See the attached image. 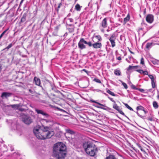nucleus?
<instances>
[{
    "label": "nucleus",
    "instance_id": "obj_1",
    "mask_svg": "<svg viewBox=\"0 0 159 159\" xmlns=\"http://www.w3.org/2000/svg\"><path fill=\"white\" fill-rule=\"evenodd\" d=\"M33 132L37 138L44 139L51 138L54 134V132L50 127L43 125L36 126L33 130Z\"/></svg>",
    "mask_w": 159,
    "mask_h": 159
},
{
    "label": "nucleus",
    "instance_id": "obj_2",
    "mask_svg": "<svg viewBox=\"0 0 159 159\" xmlns=\"http://www.w3.org/2000/svg\"><path fill=\"white\" fill-rule=\"evenodd\" d=\"M66 146L63 143H56L54 144L53 148V156L58 159L64 158L66 155Z\"/></svg>",
    "mask_w": 159,
    "mask_h": 159
},
{
    "label": "nucleus",
    "instance_id": "obj_3",
    "mask_svg": "<svg viewBox=\"0 0 159 159\" xmlns=\"http://www.w3.org/2000/svg\"><path fill=\"white\" fill-rule=\"evenodd\" d=\"M83 146L86 153L91 157L95 156L96 154L97 148L94 144L89 142H85Z\"/></svg>",
    "mask_w": 159,
    "mask_h": 159
},
{
    "label": "nucleus",
    "instance_id": "obj_4",
    "mask_svg": "<svg viewBox=\"0 0 159 159\" xmlns=\"http://www.w3.org/2000/svg\"><path fill=\"white\" fill-rule=\"evenodd\" d=\"M86 41L84 38H81L78 43L79 48L81 50L85 48L86 46L84 44H86Z\"/></svg>",
    "mask_w": 159,
    "mask_h": 159
},
{
    "label": "nucleus",
    "instance_id": "obj_5",
    "mask_svg": "<svg viewBox=\"0 0 159 159\" xmlns=\"http://www.w3.org/2000/svg\"><path fill=\"white\" fill-rule=\"evenodd\" d=\"M23 121L25 124L29 125L32 122V120L30 117L27 116L23 118Z\"/></svg>",
    "mask_w": 159,
    "mask_h": 159
},
{
    "label": "nucleus",
    "instance_id": "obj_6",
    "mask_svg": "<svg viewBox=\"0 0 159 159\" xmlns=\"http://www.w3.org/2000/svg\"><path fill=\"white\" fill-rule=\"evenodd\" d=\"M35 111L38 114H41L46 118H48L49 116L48 114L42 110L35 109Z\"/></svg>",
    "mask_w": 159,
    "mask_h": 159
},
{
    "label": "nucleus",
    "instance_id": "obj_7",
    "mask_svg": "<svg viewBox=\"0 0 159 159\" xmlns=\"http://www.w3.org/2000/svg\"><path fill=\"white\" fill-rule=\"evenodd\" d=\"M146 21L148 23L151 24L154 20V16L152 14H148L146 18Z\"/></svg>",
    "mask_w": 159,
    "mask_h": 159
},
{
    "label": "nucleus",
    "instance_id": "obj_8",
    "mask_svg": "<svg viewBox=\"0 0 159 159\" xmlns=\"http://www.w3.org/2000/svg\"><path fill=\"white\" fill-rule=\"evenodd\" d=\"M12 95V93H11L4 92L2 93L1 97L3 98H7L8 97L11 96Z\"/></svg>",
    "mask_w": 159,
    "mask_h": 159
},
{
    "label": "nucleus",
    "instance_id": "obj_9",
    "mask_svg": "<svg viewBox=\"0 0 159 159\" xmlns=\"http://www.w3.org/2000/svg\"><path fill=\"white\" fill-rule=\"evenodd\" d=\"M115 39L116 37L114 35H112L109 39V40L111 44V46L112 47H114L115 46Z\"/></svg>",
    "mask_w": 159,
    "mask_h": 159
},
{
    "label": "nucleus",
    "instance_id": "obj_10",
    "mask_svg": "<svg viewBox=\"0 0 159 159\" xmlns=\"http://www.w3.org/2000/svg\"><path fill=\"white\" fill-rule=\"evenodd\" d=\"M34 81L36 85L41 86L40 80L39 78L36 77H34Z\"/></svg>",
    "mask_w": 159,
    "mask_h": 159
},
{
    "label": "nucleus",
    "instance_id": "obj_11",
    "mask_svg": "<svg viewBox=\"0 0 159 159\" xmlns=\"http://www.w3.org/2000/svg\"><path fill=\"white\" fill-rule=\"evenodd\" d=\"M102 46L101 43H96L93 44V47L95 48H100Z\"/></svg>",
    "mask_w": 159,
    "mask_h": 159
},
{
    "label": "nucleus",
    "instance_id": "obj_12",
    "mask_svg": "<svg viewBox=\"0 0 159 159\" xmlns=\"http://www.w3.org/2000/svg\"><path fill=\"white\" fill-rule=\"evenodd\" d=\"M101 24L103 28H105L107 27V20L106 18H105L102 20Z\"/></svg>",
    "mask_w": 159,
    "mask_h": 159
},
{
    "label": "nucleus",
    "instance_id": "obj_13",
    "mask_svg": "<svg viewBox=\"0 0 159 159\" xmlns=\"http://www.w3.org/2000/svg\"><path fill=\"white\" fill-rule=\"evenodd\" d=\"M135 70L141 74H143L144 75H148V72L146 70L143 71L142 70Z\"/></svg>",
    "mask_w": 159,
    "mask_h": 159
},
{
    "label": "nucleus",
    "instance_id": "obj_14",
    "mask_svg": "<svg viewBox=\"0 0 159 159\" xmlns=\"http://www.w3.org/2000/svg\"><path fill=\"white\" fill-rule=\"evenodd\" d=\"M27 16V14L26 13H24L22 17L21 18L20 21V24H21L22 23H23L26 20V17Z\"/></svg>",
    "mask_w": 159,
    "mask_h": 159
},
{
    "label": "nucleus",
    "instance_id": "obj_15",
    "mask_svg": "<svg viewBox=\"0 0 159 159\" xmlns=\"http://www.w3.org/2000/svg\"><path fill=\"white\" fill-rule=\"evenodd\" d=\"M130 18V16L129 14H128L126 17L124 18L123 24H125L127 22H128Z\"/></svg>",
    "mask_w": 159,
    "mask_h": 159
},
{
    "label": "nucleus",
    "instance_id": "obj_16",
    "mask_svg": "<svg viewBox=\"0 0 159 159\" xmlns=\"http://www.w3.org/2000/svg\"><path fill=\"white\" fill-rule=\"evenodd\" d=\"M20 107V105L19 104H14L12 105H7L6 107H11L12 108H17L18 109Z\"/></svg>",
    "mask_w": 159,
    "mask_h": 159
},
{
    "label": "nucleus",
    "instance_id": "obj_17",
    "mask_svg": "<svg viewBox=\"0 0 159 159\" xmlns=\"http://www.w3.org/2000/svg\"><path fill=\"white\" fill-rule=\"evenodd\" d=\"M138 67V66H129V67L127 69V71H129L131 70H134L135 69H137Z\"/></svg>",
    "mask_w": 159,
    "mask_h": 159
},
{
    "label": "nucleus",
    "instance_id": "obj_18",
    "mask_svg": "<svg viewBox=\"0 0 159 159\" xmlns=\"http://www.w3.org/2000/svg\"><path fill=\"white\" fill-rule=\"evenodd\" d=\"M14 43H10L7 47L5 48H4L3 50L8 51L10 48H11L14 45Z\"/></svg>",
    "mask_w": 159,
    "mask_h": 159
},
{
    "label": "nucleus",
    "instance_id": "obj_19",
    "mask_svg": "<svg viewBox=\"0 0 159 159\" xmlns=\"http://www.w3.org/2000/svg\"><path fill=\"white\" fill-rule=\"evenodd\" d=\"M157 24H154L153 25H148L147 28V30H146V32H148L149 30L151 29L152 28V27L154 26H157Z\"/></svg>",
    "mask_w": 159,
    "mask_h": 159
},
{
    "label": "nucleus",
    "instance_id": "obj_20",
    "mask_svg": "<svg viewBox=\"0 0 159 159\" xmlns=\"http://www.w3.org/2000/svg\"><path fill=\"white\" fill-rule=\"evenodd\" d=\"M141 25L143 27H144V34H145L147 32H146V31L147 30V27H148V25L146 24L145 23H141Z\"/></svg>",
    "mask_w": 159,
    "mask_h": 159
},
{
    "label": "nucleus",
    "instance_id": "obj_21",
    "mask_svg": "<svg viewBox=\"0 0 159 159\" xmlns=\"http://www.w3.org/2000/svg\"><path fill=\"white\" fill-rule=\"evenodd\" d=\"M153 43H148L146 44V47L148 49H149L152 46V44Z\"/></svg>",
    "mask_w": 159,
    "mask_h": 159
},
{
    "label": "nucleus",
    "instance_id": "obj_22",
    "mask_svg": "<svg viewBox=\"0 0 159 159\" xmlns=\"http://www.w3.org/2000/svg\"><path fill=\"white\" fill-rule=\"evenodd\" d=\"M66 133L71 134H75V132L74 131L72 130L67 129H66Z\"/></svg>",
    "mask_w": 159,
    "mask_h": 159
},
{
    "label": "nucleus",
    "instance_id": "obj_23",
    "mask_svg": "<svg viewBox=\"0 0 159 159\" xmlns=\"http://www.w3.org/2000/svg\"><path fill=\"white\" fill-rule=\"evenodd\" d=\"M151 62L154 65H158L159 64V61L158 60L156 59H152L151 60Z\"/></svg>",
    "mask_w": 159,
    "mask_h": 159
},
{
    "label": "nucleus",
    "instance_id": "obj_24",
    "mask_svg": "<svg viewBox=\"0 0 159 159\" xmlns=\"http://www.w3.org/2000/svg\"><path fill=\"white\" fill-rule=\"evenodd\" d=\"M153 106L155 109H157L158 107L157 103L156 101H154L153 102Z\"/></svg>",
    "mask_w": 159,
    "mask_h": 159
},
{
    "label": "nucleus",
    "instance_id": "obj_25",
    "mask_svg": "<svg viewBox=\"0 0 159 159\" xmlns=\"http://www.w3.org/2000/svg\"><path fill=\"white\" fill-rule=\"evenodd\" d=\"M123 104H124V105L129 110L133 111H134L133 109L132 108H131V107H130L127 104L123 103Z\"/></svg>",
    "mask_w": 159,
    "mask_h": 159
},
{
    "label": "nucleus",
    "instance_id": "obj_26",
    "mask_svg": "<svg viewBox=\"0 0 159 159\" xmlns=\"http://www.w3.org/2000/svg\"><path fill=\"white\" fill-rule=\"evenodd\" d=\"M75 9L78 11H79L81 10V7L78 4H77L75 6Z\"/></svg>",
    "mask_w": 159,
    "mask_h": 159
},
{
    "label": "nucleus",
    "instance_id": "obj_27",
    "mask_svg": "<svg viewBox=\"0 0 159 159\" xmlns=\"http://www.w3.org/2000/svg\"><path fill=\"white\" fill-rule=\"evenodd\" d=\"M91 101L92 102H93V103H96V104L98 105H100V106H103V107H106L105 106V105H103L102 104L100 103H99L98 102H96L95 101V100H91Z\"/></svg>",
    "mask_w": 159,
    "mask_h": 159
},
{
    "label": "nucleus",
    "instance_id": "obj_28",
    "mask_svg": "<svg viewBox=\"0 0 159 159\" xmlns=\"http://www.w3.org/2000/svg\"><path fill=\"white\" fill-rule=\"evenodd\" d=\"M113 108L119 112V107L115 103L113 105Z\"/></svg>",
    "mask_w": 159,
    "mask_h": 159
},
{
    "label": "nucleus",
    "instance_id": "obj_29",
    "mask_svg": "<svg viewBox=\"0 0 159 159\" xmlns=\"http://www.w3.org/2000/svg\"><path fill=\"white\" fill-rule=\"evenodd\" d=\"M144 109H145V108L141 106H138L136 107V110L137 111L139 110L143 111Z\"/></svg>",
    "mask_w": 159,
    "mask_h": 159
},
{
    "label": "nucleus",
    "instance_id": "obj_30",
    "mask_svg": "<svg viewBox=\"0 0 159 159\" xmlns=\"http://www.w3.org/2000/svg\"><path fill=\"white\" fill-rule=\"evenodd\" d=\"M107 92L109 94H110L112 96H116V95L113 92L111 91L110 90L108 89L107 91Z\"/></svg>",
    "mask_w": 159,
    "mask_h": 159
},
{
    "label": "nucleus",
    "instance_id": "obj_31",
    "mask_svg": "<svg viewBox=\"0 0 159 159\" xmlns=\"http://www.w3.org/2000/svg\"><path fill=\"white\" fill-rule=\"evenodd\" d=\"M120 81L121 82V83L122 84V85L124 86L125 89H126L128 88L127 85L125 83L123 82V81H122L121 80H120Z\"/></svg>",
    "mask_w": 159,
    "mask_h": 159
},
{
    "label": "nucleus",
    "instance_id": "obj_32",
    "mask_svg": "<svg viewBox=\"0 0 159 159\" xmlns=\"http://www.w3.org/2000/svg\"><path fill=\"white\" fill-rule=\"evenodd\" d=\"M97 106V105L95 106V107H97L98 108H101V109H104V110H107V108H105L104 107H106V106H105L106 107H103V106Z\"/></svg>",
    "mask_w": 159,
    "mask_h": 159
},
{
    "label": "nucleus",
    "instance_id": "obj_33",
    "mask_svg": "<svg viewBox=\"0 0 159 159\" xmlns=\"http://www.w3.org/2000/svg\"><path fill=\"white\" fill-rule=\"evenodd\" d=\"M152 87L153 88H154L156 87V85L154 82V80L151 82Z\"/></svg>",
    "mask_w": 159,
    "mask_h": 159
},
{
    "label": "nucleus",
    "instance_id": "obj_34",
    "mask_svg": "<svg viewBox=\"0 0 159 159\" xmlns=\"http://www.w3.org/2000/svg\"><path fill=\"white\" fill-rule=\"evenodd\" d=\"M95 37L98 39V42L102 40V38L100 35L96 36Z\"/></svg>",
    "mask_w": 159,
    "mask_h": 159
},
{
    "label": "nucleus",
    "instance_id": "obj_35",
    "mask_svg": "<svg viewBox=\"0 0 159 159\" xmlns=\"http://www.w3.org/2000/svg\"><path fill=\"white\" fill-rule=\"evenodd\" d=\"M148 75L149 78L151 79V82L153 81L154 80V77L152 75L148 74Z\"/></svg>",
    "mask_w": 159,
    "mask_h": 159
},
{
    "label": "nucleus",
    "instance_id": "obj_36",
    "mask_svg": "<svg viewBox=\"0 0 159 159\" xmlns=\"http://www.w3.org/2000/svg\"><path fill=\"white\" fill-rule=\"evenodd\" d=\"M93 81L96 82L97 83H102L100 80L97 78H95L93 80Z\"/></svg>",
    "mask_w": 159,
    "mask_h": 159
},
{
    "label": "nucleus",
    "instance_id": "obj_37",
    "mask_svg": "<svg viewBox=\"0 0 159 159\" xmlns=\"http://www.w3.org/2000/svg\"><path fill=\"white\" fill-rule=\"evenodd\" d=\"M104 94L106 96H107L108 97V98L109 99H110V100H111L112 102H114V103H115V102L113 100V98H110V97H109L107 94L106 93H104Z\"/></svg>",
    "mask_w": 159,
    "mask_h": 159
},
{
    "label": "nucleus",
    "instance_id": "obj_38",
    "mask_svg": "<svg viewBox=\"0 0 159 159\" xmlns=\"http://www.w3.org/2000/svg\"><path fill=\"white\" fill-rule=\"evenodd\" d=\"M137 145L142 151L145 152V151L144 150L143 148L141 146V145L139 144H137Z\"/></svg>",
    "mask_w": 159,
    "mask_h": 159
},
{
    "label": "nucleus",
    "instance_id": "obj_39",
    "mask_svg": "<svg viewBox=\"0 0 159 159\" xmlns=\"http://www.w3.org/2000/svg\"><path fill=\"white\" fill-rule=\"evenodd\" d=\"M68 29L70 33H72L74 31V29L73 28H69Z\"/></svg>",
    "mask_w": 159,
    "mask_h": 159
},
{
    "label": "nucleus",
    "instance_id": "obj_40",
    "mask_svg": "<svg viewBox=\"0 0 159 159\" xmlns=\"http://www.w3.org/2000/svg\"><path fill=\"white\" fill-rule=\"evenodd\" d=\"M114 74L116 75H119V70H116L114 71Z\"/></svg>",
    "mask_w": 159,
    "mask_h": 159
},
{
    "label": "nucleus",
    "instance_id": "obj_41",
    "mask_svg": "<svg viewBox=\"0 0 159 159\" xmlns=\"http://www.w3.org/2000/svg\"><path fill=\"white\" fill-rule=\"evenodd\" d=\"M86 44L88 45L89 47L93 46V44H92L91 42L90 41L88 42L86 41Z\"/></svg>",
    "mask_w": 159,
    "mask_h": 159
},
{
    "label": "nucleus",
    "instance_id": "obj_42",
    "mask_svg": "<svg viewBox=\"0 0 159 159\" xmlns=\"http://www.w3.org/2000/svg\"><path fill=\"white\" fill-rule=\"evenodd\" d=\"M131 89H135V90H137V88L134 85V84H132L131 85Z\"/></svg>",
    "mask_w": 159,
    "mask_h": 159
},
{
    "label": "nucleus",
    "instance_id": "obj_43",
    "mask_svg": "<svg viewBox=\"0 0 159 159\" xmlns=\"http://www.w3.org/2000/svg\"><path fill=\"white\" fill-rule=\"evenodd\" d=\"M140 64L143 65L144 64V59L143 57H142L141 59Z\"/></svg>",
    "mask_w": 159,
    "mask_h": 159
},
{
    "label": "nucleus",
    "instance_id": "obj_44",
    "mask_svg": "<svg viewBox=\"0 0 159 159\" xmlns=\"http://www.w3.org/2000/svg\"><path fill=\"white\" fill-rule=\"evenodd\" d=\"M136 114L138 115V116H139L141 118L143 119H144V116H141V115H140L138 112V111H137L136 112Z\"/></svg>",
    "mask_w": 159,
    "mask_h": 159
},
{
    "label": "nucleus",
    "instance_id": "obj_45",
    "mask_svg": "<svg viewBox=\"0 0 159 159\" xmlns=\"http://www.w3.org/2000/svg\"><path fill=\"white\" fill-rule=\"evenodd\" d=\"M8 30V29H6V30H4L1 34V35L3 36H4V35L5 34L6 32Z\"/></svg>",
    "mask_w": 159,
    "mask_h": 159
},
{
    "label": "nucleus",
    "instance_id": "obj_46",
    "mask_svg": "<svg viewBox=\"0 0 159 159\" xmlns=\"http://www.w3.org/2000/svg\"><path fill=\"white\" fill-rule=\"evenodd\" d=\"M120 114L124 116H125L126 118L128 119V118L126 115H125L124 113L122 111L120 110Z\"/></svg>",
    "mask_w": 159,
    "mask_h": 159
},
{
    "label": "nucleus",
    "instance_id": "obj_47",
    "mask_svg": "<svg viewBox=\"0 0 159 159\" xmlns=\"http://www.w3.org/2000/svg\"><path fill=\"white\" fill-rule=\"evenodd\" d=\"M137 90L139 91L140 92L142 93H143L144 91V90L143 89L140 88H138Z\"/></svg>",
    "mask_w": 159,
    "mask_h": 159
},
{
    "label": "nucleus",
    "instance_id": "obj_48",
    "mask_svg": "<svg viewBox=\"0 0 159 159\" xmlns=\"http://www.w3.org/2000/svg\"><path fill=\"white\" fill-rule=\"evenodd\" d=\"M144 27H143L140 28L139 29V31H140L141 30H142L144 32Z\"/></svg>",
    "mask_w": 159,
    "mask_h": 159
},
{
    "label": "nucleus",
    "instance_id": "obj_49",
    "mask_svg": "<svg viewBox=\"0 0 159 159\" xmlns=\"http://www.w3.org/2000/svg\"><path fill=\"white\" fill-rule=\"evenodd\" d=\"M62 5V4L61 3H60L59 4L58 6L57 7V10L58 11L59 10V9L60 7Z\"/></svg>",
    "mask_w": 159,
    "mask_h": 159
},
{
    "label": "nucleus",
    "instance_id": "obj_50",
    "mask_svg": "<svg viewBox=\"0 0 159 159\" xmlns=\"http://www.w3.org/2000/svg\"><path fill=\"white\" fill-rule=\"evenodd\" d=\"M148 120L150 121H152L153 120V118L152 117H149L148 118Z\"/></svg>",
    "mask_w": 159,
    "mask_h": 159
},
{
    "label": "nucleus",
    "instance_id": "obj_51",
    "mask_svg": "<svg viewBox=\"0 0 159 159\" xmlns=\"http://www.w3.org/2000/svg\"><path fill=\"white\" fill-rule=\"evenodd\" d=\"M68 20H69L70 22H72L73 21V19L72 18H69L68 19Z\"/></svg>",
    "mask_w": 159,
    "mask_h": 159
},
{
    "label": "nucleus",
    "instance_id": "obj_52",
    "mask_svg": "<svg viewBox=\"0 0 159 159\" xmlns=\"http://www.w3.org/2000/svg\"><path fill=\"white\" fill-rule=\"evenodd\" d=\"M57 93H60V94H61V95H62V96L63 97H64V95L61 93L60 91H58L57 92Z\"/></svg>",
    "mask_w": 159,
    "mask_h": 159
},
{
    "label": "nucleus",
    "instance_id": "obj_53",
    "mask_svg": "<svg viewBox=\"0 0 159 159\" xmlns=\"http://www.w3.org/2000/svg\"><path fill=\"white\" fill-rule=\"evenodd\" d=\"M24 0H21V1L20 2V5H19V7L20 6V5H21L22 3H23V2Z\"/></svg>",
    "mask_w": 159,
    "mask_h": 159
},
{
    "label": "nucleus",
    "instance_id": "obj_54",
    "mask_svg": "<svg viewBox=\"0 0 159 159\" xmlns=\"http://www.w3.org/2000/svg\"><path fill=\"white\" fill-rule=\"evenodd\" d=\"M157 92H158V94H157V98L159 99V92L158 91V90L157 91Z\"/></svg>",
    "mask_w": 159,
    "mask_h": 159
},
{
    "label": "nucleus",
    "instance_id": "obj_55",
    "mask_svg": "<svg viewBox=\"0 0 159 159\" xmlns=\"http://www.w3.org/2000/svg\"><path fill=\"white\" fill-rule=\"evenodd\" d=\"M145 108L143 110V111L144 112V113L145 114H146L147 112H148V111H146L145 110Z\"/></svg>",
    "mask_w": 159,
    "mask_h": 159
},
{
    "label": "nucleus",
    "instance_id": "obj_56",
    "mask_svg": "<svg viewBox=\"0 0 159 159\" xmlns=\"http://www.w3.org/2000/svg\"><path fill=\"white\" fill-rule=\"evenodd\" d=\"M126 60L128 62V63H130L131 62L130 61L128 60V58H126Z\"/></svg>",
    "mask_w": 159,
    "mask_h": 159
},
{
    "label": "nucleus",
    "instance_id": "obj_57",
    "mask_svg": "<svg viewBox=\"0 0 159 159\" xmlns=\"http://www.w3.org/2000/svg\"><path fill=\"white\" fill-rule=\"evenodd\" d=\"M132 57V56H130L129 57V58L130 60H131V58Z\"/></svg>",
    "mask_w": 159,
    "mask_h": 159
},
{
    "label": "nucleus",
    "instance_id": "obj_58",
    "mask_svg": "<svg viewBox=\"0 0 159 159\" xmlns=\"http://www.w3.org/2000/svg\"><path fill=\"white\" fill-rule=\"evenodd\" d=\"M157 152L158 154H159V148H157Z\"/></svg>",
    "mask_w": 159,
    "mask_h": 159
},
{
    "label": "nucleus",
    "instance_id": "obj_59",
    "mask_svg": "<svg viewBox=\"0 0 159 159\" xmlns=\"http://www.w3.org/2000/svg\"><path fill=\"white\" fill-rule=\"evenodd\" d=\"M67 33H66L64 35V36H67Z\"/></svg>",
    "mask_w": 159,
    "mask_h": 159
},
{
    "label": "nucleus",
    "instance_id": "obj_60",
    "mask_svg": "<svg viewBox=\"0 0 159 159\" xmlns=\"http://www.w3.org/2000/svg\"><path fill=\"white\" fill-rule=\"evenodd\" d=\"M2 69V66L0 64V71Z\"/></svg>",
    "mask_w": 159,
    "mask_h": 159
},
{
    "label": "nucleus",
    "instance_id": "obj_61",
    "mask_svg": "<svg viewBox=\"0 0 159 159\" xmlns=\"http://www.w3.org/2000/svg\"><path fill=\"white\" fill-rule=\"evenodd\" d=\"M2 37L3 36L1 34L0 35V40L2 38Z\"/></svg>",
    "mask_w": 159,
    "mask_h": 159
},
{
    "label": "nucleus",
    "instance_id": "obj_62",
    "mask_svg": "<svg viewBox=\"0 0 159 159\" xmlns=\"http://www.w3.org/2000/svg\"><path fill=\"white\" fill-rule=\"evenodd\" d=\"M11 151H13L14 149H13V148H11Z\"/></svg>",
    "mask_w": 159,
    "mask_h": 159
},
{
    "label": "nucleus",
    "instance_id": "obj_63",
    "mask_svg": "<svg viewBox=\"0 0 159 159\" xmlns=\"http://www.w3.org/2000/svg\"><path fill=\"white\" fill-rule=\"evenodd\" d=\"M117 59L118 60H119V57H117Z\"/></svg>",
    "mask_w": 159,
    "mask_h": 159
},
{
    "label": "nucleus",
    "instance_id": "obj_64",
    "mask_svg": "<svg viewBox=\"0 0 159 159\" xmlns=\"http://www.w3.org/2000/svg\"><path fill=\"white\" fill-rule=\"evenodd\" d=\"M129 51L131 53L133 54H134V53L133 52H132V51H131L129 50Z\"/></svg>",
    "mask_w": 159,
    "mask_h": 159
}]
</instances>
